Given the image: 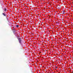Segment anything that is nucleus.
Returning a JSON list of instances; mask_svg holds the SVG:
<instances>
[{"label": "nucleus", "instance_id": "f257e3e1", "mask_svg": "<svg viewBox=\"0 0 73 73\" xmlns=\"http://www.w3.org/2000/svg\"><path fill=\"white\" fill-rule=\"evenodd\" d=\"M18 40H19V43H21V39L20 38H19Z\"/></svg>", "mask_w": 73, "mask_h": 73}, {"label": "nucleus", "instance_id": "f03ea898", "mask_svg": "<svg viewBox=\"0 0 73 73\" xmlns=\"http://www.w3.org/2000/svg\"><path fill=\"white\" fill-rule=\"evenodd\" d=\"M3 15L4 16H6V15L5 14V13H3Z\"/></svg>", "mask_w": 73, "mask_h": 73}, {"label": "nucleus", "instance_id": "7ed1b4c3", "mask_svg": "<svg viewBox=\"0 0 73 73\" xmlns=\"http://www.w3.org/2000/svg\"><path fill=\"white\" fill-rule=\"evenodd\" d=\"M63 13V14H65V11H63V12H62Z\"/></svg>", "mask_w": 73, "mask_h": 73}, {"label": "nucleus", "instance_id": "20e7f679", "mask_svg": "<svg viewBox=\"0 0 73 73\" xmlns=\"http://www.w3.org/2000/svg\"><path fill=\"white\" fill-rule=\"evenodd\" d=\"M4 11H7V9H6L5 8V9L4 10Z\"/></svg>", "mask_w": 73, "mask_h": 73}, {"label": "nucleus", "instance_id": "39448f33", "mask_svg": "<svg viewBox=\"0 0 73 73\" xmlns=\"http://www.w3.org/2000/svg\"><path fill=\"white\" fill-rule=\"evenodd\" d=\"M16 27H17V28H18V27H19V25H16Z\"/></svg>", "mask_w": 73, "mask_h": 73}, {"label": "nucleus", "instance_id": "423d86ee", "mask_svg": "<svg viewBox=\"0 0 73 73\" xmlns=\"http://www.w3.org/2000/svg\"><path fill=\"white\" fill-rule=\"evenodd\" d=\"M14 29H15V28H13Z\"/></svg>", "mask_w": 73, "mask_h": 73}, {"label": "nucleus", "instance_id": "0eeeda50", "mask_svg": "<svg viewBox=\"0 0 73 73\" xmlns=\"http://www.w3.org/2000/svg\"><path fill=\"white\" fill-rule=\"evenodd\" d=\"M16 32V31H15V30L14 31V32Z\"/></svg>", "mask_w": 73, "mask_h": 73}]
</instances>
